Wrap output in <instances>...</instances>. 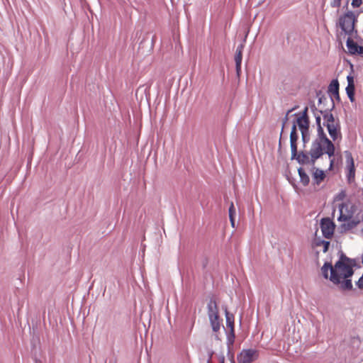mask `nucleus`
Instances as JSON below:
<instances>
[{
    "label": "nucleus",
    "mask_w": 363,
    "mask_h": 363,
    "mask_svg": "<svg viewBox=\"0 0 363 363\" xmlns=\"http://www.w3.org/2000/svg\"><path fill=\"white\" fill-rule=\"evenodd\" d=\"M346 259L342 257L335 263L333 267L330 263H325L321 268L322 274L325 279L330 278V280L335 284H341V288L346 290H350L352 288V284L350 277L354 271L352 267L346 262Z\"/></svg>",
    "instance_id": "1"
},
{
    "label": "nucleus",
    "mask_w": 363,
    "mask_h": 363,
    "mask_svg": "<svg viewBox=\"0 0 363 363\" xmlns=\"http://www.w3.org/2000/svg\"><path fill=\"white\" fill-rule=\"evenodd\" d=\"M308 108L299 115H297L296 121L294 122L291 134H290V145L291 150V157L294 158L297 155V140L298 134L296 132L297 127L300 130L302 135V140L304 143L310 140L309 134V118L307 115Z\"/></svg>",
    "instance_id": "2"
},
{
    "label": "nucleus",
    "mask_w": 363,
    "mask_h": 363,
    "mask_svg": "<svg viewBox=\"0 0 363 363\" xmlns=\"http://www.w3.org/2000/svg\"><path fill=\"white\" fill-rule=\"evenodd\" d=\"M318 126V138L313 143L310 150L313 165L315 164V160L323 155L324 152L330 158L335 154L333 143L326 137L320 124Z\"/></svg>",
    "instance_id": "3"
},
{
    "label": "nucleus",
    "mask_w": 363,
    "mask_h": 363,
    "mask_svg": "<svg viewBox=\"0 0 363 363\" xmlns=\"http://www.w3.org/2000/svg\"><path fill=\"white\" fill-rule=\"evenodd\" d=\"M357 21V16L352 11H347L339 18V26L341 29L346 33L351 35L354 29V24Z\"/></svg>",
    "instance_id": "4"
},
{
    "label": "nucleus",
    "mask_w": 363,
    "mask_h": 363,
    "mask_svg": "<svg viewBox=\"0 0 363 363\" xmlns=\"http://www.w3.org/2000/svg\"><path fill=\"white\" fill-rule=\"evenodd\" d=\"M326 120V127L329 135L332 139L335 141L337 139L341 138L340 127L337 122H335L334 117L332 113L327 114L325 116Z\"/></svg>",
    "instance_id": "5"
},
{
    "label": "nucleus",
    "mask_w": 363,
    "mask_h": 363,
    "mask_svg": "<svg viewBox=\"0 0 363 363\" xmlns=\"http://www.w3.org/2000/svg\"><path fill=\"white\" fill-rule=\"evenodd\" d=\"M345 173L347 178V180L350 183L354 181L355 179V166L353 157L352 153L349 151H346L345 152Z\"/></svg>",
    "instance_id": "6"
},
{
    "label": "nucleus",
    "mask_w": 363,
    "mask_h": 363,
    "mask_svg": "<svg viewBox=\"0 0 363 363\" xmlns=\"http://www.w3.org/2000/svg\"><path fill=\"white\" fill-rule=\"evenodd\" d=\"M339 221H349L354 213V206L350 202H345L339 206Z\"/></svg>",
    "instance_id": "7"
},
{
    "label": "nucleus",
    "mask_w": 363,
    "mask_h": 363,
    "mask_svg": "<svg viewBox=\"0 0 363 363\" xmlns=\"http://www.w3.org/2000/svg\"><path fill=\"white\" fill-rule=\"evenodd\" d=\"M335 227L334 223L329 218H325L321 220L320 228L325 238L329 239L333 237Z\"/></svg>",
    "instance_id": "8"
},
{
    "label": "nucleus",
    "mask_w": 363,
    "mask_h": 363,
    "mask_svg": "<svg viewBox=\"0 0 363 363\" xmlns=\"http://www.w3.org/2000/svg\"><path fill=\"white\" fill-rule=\"evenodd\" d=\"M258 357V352L256 350H244L238 357L239 363H251Z\"/></svg>",
    "instance_id": "9"
},
{
    "label": "nucleus",
    "mask_w": 363,
    "mask_h": 363,
    "mask_svg": "<svg viewBox=\"0 0 363 363\" xmlns=\"http://www.w3.org/2000/svg\"><path fill=\"white\" fill-rule=\"evenodd\" d=\"M311 175L313 184L318 186L320 185V184L324 181L326 177L324 171L316 167L312 168Z\"/></svg>",
    "instance_id": "10"
},
{
    "label": "nucleus",
    "mask_w": 363,
    "mask_h": 363,
    "mask_svg": "<svg viewBox=\"0 0 363 363\" xmlns=\"http://www.w3.org/2000/svg\"><path fill=\"white\" fill-rule=\"evenodd\" d=\"M225 318H226V326L230 328V335L228 337L229 340L233 342L235 338V330H234V315L230 313L227 309H225Z\"/></svg>",
    "instance_id": "11"
},
{
    "label": "nucleus",
    "mask_w": 363,
    "mask_h": 363,
    "mask_svg": "<svg viewBox=\"0 0 363 363\" xmlns=\"http://www.w3.org/2000/svg\"><path fill=\"white\" fill-rule=\"evenodd\" d=\"M244 49V45L240 44L238 46L235 55V68L238 76H240L241 72V63L242 60V51Z\"/></svg>",
    "instance_id": "12"
},
{
    "label": "nucleus",
    "mask_w": 363,
    "mask_h": 363,
    "mask_svg": "<svg viewBox=\"0 0 363 363\" xmlns=\"http://www.w3.org/2000/svg\"><path fill=\"white\" fill-rule=\"evenodd\" d=\"M213 332L217 333L220 330L222 319L220 318L219 314L208 318Z\"/></svg>",
    "instance_id": "13"
},
{
    "label": "nucleus",
    "mask_w": 363,
    "mask_h": 363,
    "mask_svg": "<svg viewBox=\"0 0 363 363\" xmlns=\"http://www.w3.org/2000/svg\"><path fill=\"white\" fill-rule=\"evenodd\" d=\"M328 92L330 94L336 98L337 99H340L339 96V82L337 79H333L329 86H328Z\"/></svg>",
    "instance_id": "14"
},
{
    "label": "nucleus",
    "mask_w": 363,
    "mask_h": 363,
    "mask_svg": "<svg viewBox=\"0 0 363 363\" xmlns=\"http://www.w3.org/2000/svg\"><path fill=\"white\" fill-rule=\"evenodd\" d=\"M348 85L346 87V92L350 100L353 102L354 101V85L352 77H348Z\"/></svg>",
    "instance_id": "15"
},
{
    "label": "nucleus",
    "mask_w": 363,
    "mask_h": 363,
    "mask_svg": "<svg viewBox=\"0 0 363 363\" xmlns=\"http://www.w3.org/2000/svg\"><path fill=\"white\" fill-rule=\"evenodd\" d=\"M208 318L219 314L218 307L215 301H211L207 306Z\"/></svg>",
    "instance_id": "16"
},
{
    "label": "nucleus",
    "mask_w": 363,
    "mask_h": 363,
    "mask_svg": "<svg viewBox=\"0 0 363 363\" xmlns=\"http://www.w3.org/2000/svg\"><path fill=\"white\" fill-rule=\"evenodd\" d=\"M359 45H357L352 39L348 38L347 40V48L348 52L351 55H356Z\"/></svg>",
    "instance_id": "17"
},
{
    "label": "nucleus",
    "mask_w": 363,
    "mask_h": 363,
    "mask_svg": "<svg viewBox=\"0 0 363 363\" xmlns=\"http://www.w3.org/2000/svg\"><path fill=\"white\" fill-rule=\"evenodd\" d=\"M297 160L300 163L312 164V160L310 154L307 155L306 153L301 152L298 155Z\"/></svg>",
    "instance_id": "18"
},
{
    "label": "nucleus",
    "mask_w": 363,
    "mask_h": 363,
    "mask_svg": "<svg viewBox=\"0 0 363 363\" xmlns=\"http://www.w3.org/2000/svg\"><path fill=\"white\" fill-rule=\"evenodd\" d=\"M298 174L300 177V182H301V184L303 186H307L310 182V179L308 174L302 168L298 169Z\"/></svg>",
    "instance_id": "19"
},
{
    "label": "nucleus",
    "mask_w": 363,
    "mask_h": 363,
    "mask_svg": "<svg viewBox=\"0 0 363 363\" xmlns=\"http://www.w3.org/2000/svg\"><path fill=\"white\" fill-rule=\"evenodd\" d=\"M315 245L316 246H323V252H326L328 250V247L330 245V242L325 241V240H317L315 242Z\"/></svg>",
    "instance_id": "20"
},
{
    "label": "nucleus",
    "mask_w": 363,
    "mask_h": 363,
    "mask_svg": "<svg viewBox=\"0 0 363 363\" xmlns=\"http://www.w3.org/2000/svg\"><path fill=\"white\" fill-rule=\"evenodd\" d=\"M229 217L235 216V208L234 206V204L233 202H231L230 206L229 207Z\"/></svg>",
    "instance_id": "21"
},
{
    "label": "nucleus",
    "mask_w": 363,
    "mask_h": 363,
    "mask_svg": "<svg viewBox=\"0 0 363 363\" xmlns=\"http://www.w3.org/2000/svg\"><path fill=\"white\" fill-rule=\"evenodd\" d=\"M342 0H332L330 6L333 8H338L340 6Z\"/></svg>",
    "instance_id": "22"
},
{
    "label": "nucleus",
    "mask_w": 363,
    "mask_h": 363,
    "mask_svg": "<svg viewBox=\"0 0 363 363\" xmlns=\"http://www.w3.org/2000/svg\"><path fill=\"white\" fill-rule=\"evenodd\" d=\"M362 4V0H352V6L354 8H358Z\"/></svg>",
    "instance_id": "23"
},
{
    "label": "nucleus",
    "mask_w": 363,
    "mask_h": 363,
    "mask_svg": "<svg viewBox=\"0 0 363 363\" xmlns=\"http://www.w3.org/2000/svg\"><path fill=\"white\" fill-rule=\"evenodd\" d=\"M359 222H354V220L348 223V226L351 228H353L354 226H356L357 225Z\"/></svg>",
    "instance_id": "24"
},
{
    "label": "nucleus",
    "mask_w": 363,
    "mask_h": 363,
    "mask_svg": "<svg viewBox=\"0 0 363 363\" xmlns=\"http://www.w3.org/2000/svg\"><path fill=\"white\" fill-rule=\"evenodd\" d=\"M357 54L363 55V46H359Z\"/></svg>",
    "instance_id": "25"
},
{
    "label": "nucleus",
    "mask_w": 363,
    "mask_h": 363,
    "mask_svg": "<svg viewBox=\"0 0 363 363\" xmlns=\"http://www.w3.org/2000/svg\"><path fill=\"white\" fill-rule=\"evenodd\" d=\"M232 227H235V216L229 217Z\"/></svg>",
    "instance_id": "26"
},
{
    "label": "nucleus",
    "mask_w": 363,
    "mask_h": 363,
    "mask_svg": "<svg viewBox=\"0 0 363 363\" xmlns=\"http://www.w3.org/2000/svg\"><path fill=\"white\" fill-rule=\"evenodd\" d=\"M35 338L33 337V340H32V342H31V344H32V345H33V348H32V351H33V350H34V351H35V350H36V346H35V343H34V342H35Z\"/></svg>",
    "instance_id": "27"
},
{
    "label": "nucleus",
    "mask_w": 363,
    "mask_h": 363,
    "mask_svg": "<svg viewBox=\"0 0 363 363\" xmlns=\"http://www.w3.org/2000/svg\"><path fill=\"white\" fill-rule=\"evenodd\" d=\"M35 354H36V351L35 352V357H34L35 363H43V362L41 360L37 359Z\"/></svg>",
    "instance_id": "28"
},
{
    "label": "nucleus",
    "mask_w": 363,
    "mask_h": 363,
    "mask_svg": "<svg viewBox=\"0 0 363 363\" xmlns=\"http://www.w3.org/2000/svg\"><path fill=\"white\" fill-rule=\"evenodd\" d=\"M334 164V159H330V169H331Z\"/></svg>",
    "instance_id": "29"
},
{
    "label": "nucleus",
    "mask_w": 363,
    "mask_h": 363,
    "mask_svg": "<svg viewBox=\"0 0 363 363\" xmlns=\"http://www.w3.org/2000/svg\"><path fill=\"white\" fill-rule=\"evenodd\" d=\"M345 196V193L342 191L338 195V198L342 199Z\"/></svg>",
    "instance_id": "30"
},
{
    "label": "nucleus",
    "mask_w": 363,
    "mask_h": 363,
    "mask_svg": "<svg viewBox=\"0 0 363 363\" xmlns=\"http://www.w3.org/2000/svg\"><path fill=\"white\" fill-rule=\"evenodd\" d=\"M45 311H43V322H44V323H45Z\"/></svg>",
    "instance_id": "31"
},
{
    "label": "nucleus",
    "mask_w": 363,
    "mask_h": 363,
    "mask_svg": "<svg viewBox=\"0 0 363 363\" xmlns=\"http://www.w3.org/2000/svg\"><path fill=\"white\" fill-rule=\"evenodd\" d=\"M317 121H318V122L319 123V122H320V118H317Z\"/></svg>",
    "instance_id": "32"
},
{
    "label": "nucleus",
    "mask_w": 363,
    "mask_h": 363,
    "mask_svg": "<svg viewBox=\"0 0 363 363\" xmlns=\"http://www.w3.org/2000/svg\"><path fill=\"white\" fill-rule=\"evenodd\" d=\"M362 233L363 234V228H362Z\"/></svg>",
    "instance_id": "33"
},
{
    "label": "nucleus",
    "mask_w": 363,
    "mask_h": 363,
    "mask_svg": "<svg viewBox=\"0 0 363 363\" xmlns=\"http://www.w3.org/2000/svg\"><path fill=\"white\" fill-rule=\"evenodd\" d=\"M222 363H224V361H223V360L222 361Z\"/></svg>",
    "instance_id": "34"
}]
</instances>
